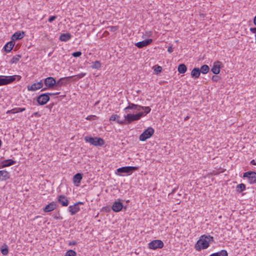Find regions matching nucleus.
I'll return each mask as SVG.
<instances>
[{
	"label": "nucleus",
	"instance_id": "5",
	"mask_svg": "<svg viewBox=\"0 0 256 256\" xmlns=\"http://www.w3.org/2000/svg\"><path fill=\"white\" fill-rule=\"evenodd\" d=\"M43 80L44 84L46 86L42 90H46L48 88H52L55 86L56 88V79L53 77H48Z\"/></svg>",
	"mask_w": 256,
	"mask_h": 256
},
{
	"label": "nucleus",
	"instance_id": "30",
	"mask_svg": "<svg viewBox=\"0 0 256 256\" xmlns=\"http://www.w3.org/2000/svg\"><path fill=\"white\" fill-rule=\"evenodd\" d=\"M0 251L2 254L4 256L7 255L8 253V246L6 244H4L2 246Z\"/></svg>",
	"mask_w": 256,
	"mask_h": 256
},
{
	"label": "nucleus",
	"instance_id": "53",
	"mask_svg": "<svg viewBox=\"0 0 256 256\" xmlns=\"http://www.w3.org/2000/svg\"><path fill=\"white\" fill-rule=\"evenodd\" d=\"M34 115L35 116H40V114H39L38 112H36L34 114Z\"/></svg>",
	"mask_w": 256,
	"mask_h": 256
},
{
	"label": "nucleus",
	"instance_id": "26",
	"mask_svg": "<svg viewBox=\"0 0 256 256\" xmlns=\"http://www.w3.org/2000/svg\"><path fill=\"white\" fill-rule=\"evenodd\" d=\"M2 165L4 166V168L12 166V165L16 164V161H14L12 159L4 160L2 161Z\"/></svg>",
	"mask_w": 256,
	"mask_h": 256
},
{
	"label": "nucleus",
	"instance_id": "35",
	"mask_svg": "<svg viewBox=\"0 0 256 256\" xmlns=\"http://www.w3.org/2000/svg\"><path fill=\"white\" fill-rule=\"evenodd\" d=\"M202 238H204L206 239V241L208 244H210V242H212L214 241V238L212 236H210V235L206 236V235H203L202 236Z\"/></svg>",
	"mask_w": 256,
	"mask_h": 256
},
{
	"label": "nucleus",
	"instance_id": "51",
	"mask_svg": "<svg viewBox=\"0 0 256 256\" xmlns=\"http://www.w3.org/2000/svg\"><path fill=\"white\" fill-rule=\"evenodd\" d=\"M250 164L252 165L256 166V162L254 160H252L250 161Z\"/></svg>",
	"mask_w": 256,
	"mask_h": 256
},
{
	"label": "nucleus",
	"instance_id": "44",
	"mask_svg": "<svg viewBox=\"0 0 256 256\" xmlns=\"http://www.w3.org/2000/svg\"><path fill=\"white\" fill-rule=\"evenodd\" d=\"M118 124H128L126 123V122L124 120H119L118 118L117 120V122H116Z\"/></svg>",
	"mask_w": 256,
	"mask_h": 256
},
{
	"label": "nucleus",
	"instance_id": "54",
	"mask_svg": "<svg viewBox=\"0 0 256 256\" xmlns=\"http://www.w3.org/2000/svg\"><path fill=\"white\" fill-rule=\"evenodd\" d=\"M4 168V166L2 165V162H0V168Z\"/></svg>",
	"mask_w": 256,
	"mask_h": 256
},
{
	"label": "nucleus",
	"instance_id": "25",
	"mask_svg": "<svg viewBox=\"0 0 256 256\" xmlns=\"http://www.w3.org/2000/svg\"><path fill=\"white\" fill-rule=\"evenodd\" d=\"M200 74V70L198 68H194L191 72V76L194 78H198Z\"/></svg>",
	"mask_w": 256,
	"mask_h": 256
},
{
	"label": "nucleus",
	"instance_id": "41",
	"mask_svg": "<svg viewBox=\"0 0 256 256\" xmlns=\"http://www.w3.org/2000/svg\"><path fill=\"white\" fill-rule=\"evenodd\" d=\"M96 116L94 115H90V116H88L86 119L87 120H96Z\"/></svg>",
	"mask_w": 256,
	"mask_h": 256
},
{
	"label": "nucleus",
	"instance_id": "24",
	"mask_svg": "<svg viewBox=\"0 0 256 256\" xmlns=\"http://www.w3.org/2000/svg\"><path fill=\"white\" fill-rule=\"evenodd\" d=\"M72 37V36L70 33H63L60 34L59 40L62 42H66L69 40Z\"/></svg>",
	"mask_w": 256,
	"mask_h": 256
},
{
	"label": "nucleus",
	"instance_id": "1",
	"mask_svg": "<svg viewBox=\"0 0 256 256\" xmlns=\"http://www.w3.org/2000/svg\"><path fill=\"white\" fill-rule=\"evenodd\" d=\"M129 110H134L137 111L143 110L144 112H140V114H142V117L146 116L151 110V108L149 106H142L130 102H128V106L124 108V111L125 112H129Z\"/></svg>",
	"mask_w": 256,
	"mask_h": 256
},
{
	"label": "nucleus",
	"instance_id": "56",
	"mask_svg": "<svg viewBox=\"0 0 256 256\" xmlns=\"http://www.w3.org/2000/svg\"><path fill=\"white\" fill-rule=\"evenodd\" d=\"M176 190V188H174V189L172 190V193H174V192H175Z\"/></svg>",
	"mask_w": 256,
	"mask_h": 256
},
{
	"label": "nucleus",
	"instance_id": "2",
	"mask_svg": "<svg viewBox=\"0 0 256 256\" xmlns=\"http://www.w3.org/2000/svg\"><path fill=\"white\" fill-rule=\"evenodd\" d=\"M21 76L18 75L10 76H0V86L6 85L12 83L15 80H20Z\"/></svg>",
	"mask_w": 256,
	"mask_h": 256
},
{
	"label": "nucleus",
	"instance_id": "39",
	"mask_svg": "<svg viewBox=\"0 0 256 256\" xmlns=\"http://www.w3.org/2000/svg\"><path fill=\"white\" fill-rule=\"evenodd\" d=\"M220 77L218 76H213L212 78V80L214 82H218L220 80Z\"/></svg>",
	"mask_w": 256,
	"mask_h": 256
},
{
	"label": "nucleus",
	"instance_id": "20",
	"mask_svg": "<svg viewBox=\"0 0 256 256\" xmlns=\"http://www.w3.org/2000/svg\"><path fill=\"white\" fill-rule=\"evenodd\" d=\"M25 36L24 32H17L12 36V40L14 42L22 39Z\"/></svg>",
	"mask_w": 256,
	"mask_h": 256
},
{
	"label": "nucleus",
	"instance_id": "27",
	"mask_svg": "<svg viewBox=\"0 0 256 256\" xmlns=\"http://www.w3.org/2000/svg\"><path fill=\"white\" fill-rule=\"evenodd\" d=\"M186 70H187V68H186V66L184 64H180L178 66V72L180 74L185 73L186 72Z\"/></svg>",
	"mask_w": 256,
	"mask_h": 256
},
{
	"label": "nucleus",
	"instance_id": "14",
	"mask_svg": "<svg viewBox=\"0 0 256 256\" xmlns=\"http://www.w3.org/2000/svg\"><path fill=\"white\" fill-rule=\"evenodd\" d=\"M72 77V76L64 77L59 79L56 82V88H55V89L59 90V88L61 87L62 86L66 85L68 81L71 79Z\"/></svg>",
	"mask_w": 256,
	"mask_h": 256
},
{
	"label": "nucleus",
	"instance_id": "42",
	"mask_svg": "<svg viewBox=\"0 0 256 256\" xmlns=\"http://www.w3.org/2000/svg\"><path fill=\"white\" fill-rule=\"evenodd\" d=\"M86 75V73H80L76 76V79H80L83 77H84Z\"/></svg>",
	"mask_w": 256,
	"mask_h": 256
},
{
	"label": "nucleus",
	"instance_id": "52",
	"mask_svg": "<svg viewBox=\"0 0 256 256\" xmlns=\"http://www.w3.org/2000/svg\"><path fill=\"white\" fill-rule=\"evenodd\" d=\"M74 204H76V206H78L79 205H82L84 204V202H78L76 203H75Z\"/></svg>",
	"mask_w": 256,
	"mask_h": 256
},
{
	"label": "nucleus",
	"instance_id": "57",
	"mask_svg": "<svg viewBox=\"0 0 256 256\" xmlns=\"http://www.w3.org/2000/svg\"><path fill=\"white\" fill-rule=\"evenodd\" d=\"M188 118V116L186 118L185 120H187Z\"/></svg>",
	"mask_w": 256,
	"mask_h": 256
},
{
	"label": "nucleus",
	"instance_id": "17",
	"mask_svg": "<svg viewBox=\"0 0 256 256\" xmlns=\"http://www.w3.org/2000/svg\"><path fill=\"white\" fill-rule=\"evenodd\" d=\"M58 201L62 206H66L68 205L69 201L67 198L64 195H60L58 197Z\"/></svg>",
	"mask_w": 256,
	"mask_h": 256
},
{
	"label": "nucleus",
	"instance_id": "50",
	"mask_svg": "<svg viewBox=\"0 0 256 256\" xmlns=\"http://www.w3.org/2000/svg\"><path fill=\"white\" fill-rule=\"evenodd\" d=\"M250 30L252 33H256V28H250Z\"/></svg>",
	"mask_w": 256,
	"mask_h": 256
},
{
	"label": "nucleus",
	"instance_id": "6",
	"mask_svg": "<svg viewBox=\"0 0 256 256\" xmlns=\"http://www.w3.org/2000/svg\"><path fill=\"white\" fill-rule=\"evenodd\" d=\"M128 114L124 116L125 120L126 122V123L130 124L132 122L134 121H136L140 120L142 118V114H140V112L136 114H131L130 112H127Z\"/></svg>",
	"mask_w": 256,
	"mask_h": 256
},
{
	"label": "nucleus",
	"instance_id": "13",
	"mask_svg": "<svg viewBox=\"0 0 256 256\" xmlns=\"http://www.w3.org/2000/svg\"><path fill=\"white\" fill-rule=\"evenodd\" d=\"M43 86V80H42L38 82L34 83L32 86H28L27 88L28 90L34 92L42 88Z\"/></svg>",
	"mask_w": 256,
	"mask_h": 256
},
{
	"label": "nucleus",
	"instance_id": "22",
	"mask_svg": "<svg viewBox=\"0 0 256 256\" xmlns=\"http://www.w3.org/2000/svg\"><path fill=\"white\" fill-rule=\"evenodd\" d=\"M68 210L70 213V214L73 216L80 210V208L79 206H76V204H74V205L70 206L68 208Z\"/></svg>",
	"mask_w": 256,
	"mask_h": 256
},
{
	"label": "nucleus",
	"instance_id": "11",
	"mask_svg": "<svg viewBox=\"0 0 256 256\" xmlns=\"http://www.w3.org/2000/svg\"><path fill=\"white\" fill-rule=\"evenodd\" d=\"M50 99L48 95L46 93H44L39 95L37 97L36 100L40 105L43 106L46 104L50 100Z\"/></svg>",
	"mask_w": 256,
	"mask_h": 256
},
{
	"label": "nucleus",
	"instance_id": "12",
	"mask_svg": "<svg viewBox=\"0 0 256 256\" xmlns=\"http://www.w3.org/2000/svg\"><path fill=\"white\" fill-rule=\"evenodd\" d=\"M222 67V64L221 62L217 60L214 62L211 68V71L214 74L220 73V68Z\"/></svg>",
	"mask_w": 256,
	"mask_h": 256
},
{
	"label": "nucleus",
	"instance_id": "8",
	"mask_svg": "<svg viewBox=\"0 0 256 256\" xmlns=\"http://www.w3.org/2000/svg\"><path fill=\"white\" fill-rule=\"evenodd\" d=\"M154 132V130L152 128H148L140 136V140L142 142L146 140L153 135Z\"/></svg>",
	"mask_w": 256,
	"mask_h": 256
},
{
	"label": "nucleus",
	"instance_id": "40",
	"mask_svg": "<svg viewBox=\"0 0 256 256\" xmlns=\"http://www.w3.org/2000/svg\"><path fill=\"white\" fill-rule=\"evenodd\" d=\"M82 55V52H76L72 54V56L74 57H79Z\"/></svg>",
	"mask_w": 256,
	"mask_h": 256
},
{
	"label": "nucleus",
	"instance_id": "23",
	"mask_svg": "<svg viewBox=\"0 0 256 256\" xmlns=\"http://www.w3.org/2000/svg\"><path fill=\"white\" fill-rule=\"evenodd\" d=\"M15 44V42L14 41H10L7 42L3 48L4 50L6 52H10Z\"/></svg>",
	"mask_w": 256,
	"mask_h": 256
},
{
	"label": "nucleus",
	"instance_id": "3",
	"mask_svg": "<svg viewBox=\"0 0 256 256\" xmlns=\"http://www.w3.org/2000/svg\"><path fill=\"white\" fill-rule=\"evenodd\" d=\"M84 140L87 142H89L90 144L94 145L96 146H101L104 144V140L100 138H92L89 136H86L84 137Z\"/></svg>",
	"mask_w": 256,
	"mask_h": 256
},
{
	"label": "nucleus",
	"instance_id": "34",
	"mask_svg": "<svg viewBox=\"0 0 256 256\" xmlns=\"http://www.w3.org/2000/svg\"><path fill=\"white\" fill-rule=\"evenodd\" d=\"M154 70L155 72V74H158V73L162 72V68L160 66L156 65L154 67Z\"/></svg>",
	"mask_w": 256,
	"mask_h": 256
},
{
	"label": "nucleus",
	"instance_id": "48",
	"mask_svg": "<svg viewBox=\"0 0 256 256\" xmlns=\"http://www.w3.org/2000/svg\"><path fill=\"white\" fill-rule=\"evenodd\" d=\"M56 18V17H50L49 19L48 20V21L50 22H52Z\"/></svg>",
	"mask_w": 256,
	"mask_h": 256
},
{
	"label": "nucleus",
	"instance_id": "28",
	"mask_svg": "<svg viewBox=\"0 0 256 256\" xmlns=\"http://www.w3.org/2000/svg\"><path fill=\"white\" fill-rule=\"evenodd\" d=\"M245 190L246 186L244 184H240L237 185L236 187V191L238 193H240Z\"/></svg>",
	"mask_w": 256,
	"mask_h": 256
},
{
	"label": "nucleus",
	"instance_id": "37",
	"mask_svg": "<svg viewBox=\"0 0 256 256\" xmlns=\"http://www.w3.org/2000/svg\"><path fill=\"white\" fill-rule=\"evenodd\" d=\"M120 116L117 114H112L110 118V121L117 120L118 118H120Z\"/></svg>",
	"mask_w": 256,
	"mask_h": 256
},
{
	"label": "nucleus",
	"instance_id": "47",
	"mask_svg": "<svg viewBox=\"0 0 256 256\" xmlns=\"http://www.w3.org/2000/svg\"><path fill=\"white\" fill-rule=\"evenodd\" d=\"M76 244H77L76 242L74 241V240H73V241H70V242H69V243H68V245H69V246H74V245H76Z\"/></svg>",
	"mask_w": 256,
	"mask_h": 256
},
{
	"label": "nucleus",
	"instance_id": "45",
	"mask_svg": "<svg viewBox=\"0 0 256 256\" xmlns=\"http://www.w3.org/2000/svg\"><path fill=\"white\" fill-rule=\"evenodd\" d=\"M60 93V92H56V93L48 92L46 93V94H47L48 95V96L50 97V96L58 94Z\"/></svg>",
	"mask_w": 256,
	"mask_h": 256
},
{
	"label": "nucleus",
	"instance_id": "49",
	"mask_svg": "<svg viewBox=\"0 0 256 256\" xmlns=\"http://www.w3.org/2000/svg\"><path fill=\"white\" fill-rule=\"evenodd\" d=\"M168 52L170 53H171L173 52V48L172 46H169L168 48Z\"/></svg>",
	"mask_w": 256,
	"mask_h": 256
},
{
	"label": "nucleus",
	"instance_id": "38",
	"mask_svg": "<svg viewBox=\"0 0 256 256\" xmlns=\"http://www.w3.org/2000/svg\"><path fill=\"white\" fill-rule=\"evenodd\" d=\"M6 113L7 114H14L18 113V111H17L16 108H12L10 110H8Z\"/></svg>",
	"mask_w": 256,
	"mask_h": 256
},
{
	"label": "nucleus",
	"instance_id": "32",
	"mask_svg": "<svg viewBox=\"0 0 256 256\" xmlns=\"http://www.w3.org/2000/svg\"><path fill=\"white\" fill-rule=\"evenodd\" d=\"M21 56L20 54H17L14 56L10 60V62L12 64H16L21 58Z\"/></svg>",
	"mask_w": 256,
	"mask_h": 256
},
{
	"label": "nucleus",
	"instance_id": "4",
	"mask_svg": "<svg viewBox=\"0 0 256 256\" xmlns=\"http://www.w3.org/2000/svg\"><path fill=\"white\" fill-rule=\"evenodd\" d=\"M138 169V168L136 166H124L122 168H120L116 170V174H118L120 176H123L124 175L120 174L122 173L127 174L128 175L132 174L134 171Z\"/></svg>",
	"mask_w": 256,
	"mask_h": 256
},
{
	"label": "nucleus",
	"instance_id": "21",
	"mask_svg": "<svg viewBox=\"0 0 256 256\" xmlns=\"http://www.w3.org/2000/svg\"><path fill=\"white\" fill-rule=\"evenodd\" d=\"M10 178V173L6 170H0V180L6 181Z\"/></svg>",
	"mask_w": 256,
	"mask_h": 256
},
{
	"label": "nucleus",
	"instance_id": "16",
	"mask_svg": "<svg viewBox=\"0 0 256 256\" xmlns=\"http://www.w3.org/2000/svg\"><path fill=\"white\" fill-rule=\"evenodd\" d=\"M152 41V39L145 40L136 43L135 46L139 48H142L150 44Z\"/></svg>",
	"mask_w": 256,
	"mask_h": 256
},
{
	"label": "nucleus",
	"instance_id": "18",
	"mask_svg": "<svg viewBox=\"0 0 256 256\" xmlns=\"http://www.w3.org/2000/svg\"><path fill=\"white\" fill-rule=\"evenodd\" d=\"M57 207V204L56 202H52L46 205L44 208V212H50L55 210Z\"/></svg>",
	"mask_w": 256,
	"mask_h": 256
},
{
	"label": "nucleus",
	"instance_id": "10",
	"mask_svg": "<svg viewBox=\"0 0 256 256\" xmlns=\"http://www.w3.org/2000/svg\"><path fill=\"white\" fill-rule=\"evenodd\" d=\"M164 245V242L161 240H156L150 242L148 247L150 249L156 250L157 248H162Z\"/></svg>",
	"mask_w": 256,
	"mask_h": 256
},
{
	"label": "nucleus",
	"instance_id": "19",
	"mask_svg": "<svg viewBox=\"0 0 256 256\" xmlns=\"http://www.w3.org/2000/svg\"><path fill=\"white\" fill-rule=\"evenodd\" d=\"M82 178V174L81 173H77L73 176V183L76 186H79V184Z\"/></svg>",
	"mask_w": 256,
	"mask_h": 256
},
{
	"label": "nucleus",
	"instance_id": "31",
	"mask_svg": "<svg viewBox=\"0 0 256 256\" xmlns=\"http://www.w3.org/2000/svg\"><path fill=\"white\" fill-rule=\"evenodd\" d=\"M91 67L94 69H99L101 67V64L99 61L96 60L92 63Z\"/></svg>",
	"mask_w": 256,
	"mask_h": 256
},
{
	"label": "nucleus",
	"instance_id": "7",
	"mask_svg": "<svg viewBox=\"0 0 256 256\" xmlns=\"http://www.w3.org/2000/svg\"><path fill=\"white\" fill-rule=\"evenodd\" d=\"M210 246V244L206 241V239L204 238L200 237L195 244V248L196 250L200 251L202 249L207 248Z\"/></svg>",
	"mask_w": 256,
	"mask_h": 256
},
{
	"label": "nucleus",
	"instance_id": "43",
	"mask_svg": "<svg viewBox=\"0 0 256 256\" xmlns=\"http://www.w3.org/2000/svg\"><path fill=\"white\" fill-rule=\"evenodd\" d=\"M53 217L54 219L56 220H61L62 219V217H61L60 216V214H54L53 215Z\"/></svg>",
	"mask_w": 256,
	"mask_h": 256
},
{
	"label": "nucleus",
	"instance_id": "9",
	"mask_svg": "<svg viewBox=\"0 0 256 256\" xmlns=\"http://www.w3.org/2000/svg\"><path fill=\"white\" fill-rule=\"evenodd\" d=\"M244 178H248L250 184H254L256 183V172L254 171H248L244 174Z\"/></svg>",
	"mask_w": 256,
	"mask_h": 256
},
{
	"label": "nucleus",
	"instance_id": "29",
	"mask_svg": "<svg viewBox=\"0 0 256 256\" xmlns=\"http://www.w3.org/2000/svg\"><path fill=\"white\" fill-rule=\"evenodd\" d=\"M200 72H202L203 74H207L210 70V68L206 64H204L200 68Z\"/></svg>",
	"mask_w": 256,
	"mask_h": 256
},
{
	"label": "nucleus",
	"instance_id": "15",
	"mask_svg": "<svg viewBox=\"0 0 256 256\" xmlns=\"http://www.w3.org/2000/svg\"><path fill=\"white\" fill-rule=\"evenodd\" d=\"M124 206L122 202H120V200H118V201H116L112 206V209L114 212H120L123 208Z\"/></svg>",
	"mask_w": 256,
	"mask_h": 256
},
{
	"label": "nucleus",
	"instance_id": "55",
	"mask_svg": "<svg viewBox=\"0 0 256 256\" xmlns=\"http://www.w3.org/2000/svg\"><path fill=\"white\" fill-rule=\"evenodd\" d=\"M254 24L256 26V17H254Z\"/></svg>",
	"mask_w": 256,
	"mask_h": 256
},
{
	"label": "nucleus",
	"instance_id": "36",
	"mask_svg": "<svg viewBox=\"0 0 256 256\" xmlns=\"http://www.w3.org/2000/svg\"><path fill=\"white\" fill-rule=\"evenodd\" d=\"M109 30L112 32H115L118 29V26H112L108 27Z\"/></svg>",
	"mask_w": 256,
	"mask_h": 256
},
{
	"label": "nucleus",
	"instance_id": "33",
	"mask_svg": "<svg viewBox=\"0 0 256 256\" xmlns=\"http://www.w3.org/2000/svg\"><path fill=\"white\" fill-rule=\"evenodd\" d=\"M76 256V252L74 250H70L66 252L64 256Z\"/></svg>",
	"mask_w": 256,
	"mask_h": 256
},
{
	"label": "nucleus",
	"instance_id": "46",
	"mask_svg": "<svg viewBox=\"0 0 256 256\" xmlns=\"http://www.w3.org/2000/svg\"><path fill=\"white\" fill-rule=\"evenodd\" d=\"M16 108V110L18 111V113L20 112H22L26 110V108Z\"/></svg>",
	"mask_w": 256,
	"mask_h": 256
}]
</instances>
